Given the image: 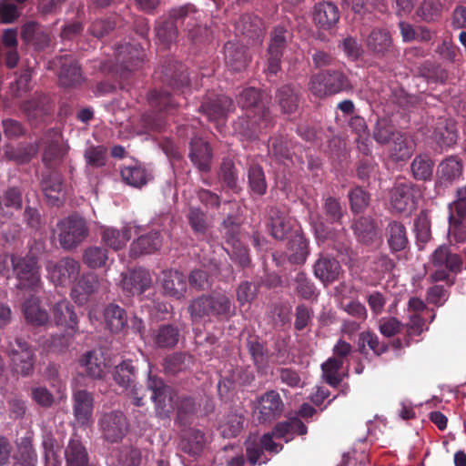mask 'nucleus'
I'll return each mask as SVG.
<instances>
[{
  "instance_id": "obj_1",
  "label": "nucleus",
  "mask_w": 466,
  "mask_h": 466,
  "mask_svg": "<svg viewBox=\"0 0 466 466\" xmlns=\"http://www.w3.org/2000/svg\"><path fill=\"white\" fill-rule=\"evenodd\" d=\"M308 86L310 93L319 98L350 92L353 89L349 76L341 68L319 70L310 76Z\"/></svg>"
},
{
  "instance_id": "obj_2",
  "label": "nucleus",
  "mask_w": 466,
  "mask_h": 466,
  "mask_svg": "<svg viewBox=\"0 0 466 466\" xmlns=\"http://www.w3.org/2000/svg\"><path fill=\"white\" fill-rule=\"evenodd\" d=\"M147 99L153 110L142 116L143 125L150 131L160 132L166 126L164 112L179 106L180 102L164 89L150 91Z\"/></svg>"
},
{
  "instance_id": "obj_3",
  "label": "nucleus",
  "mask_w": 466,
  "mask_h": 466,
  "mask_svg": "<svg viewBox=\"0 0 466 466\" xmlns=\"http://www.w3.org/2000/svg\"><path fill=\"white\" fill-rule=\"evenodd\" d=\"M56 230L59 245L66 251L76 248L88 235L86 222L78 215H71L58 221Z\"/></svg>"
},
{
  "instance_id": "obj_4",
  "label": "nucleus",
  "mask_w": 466,
  "mask_h": 466,
  "mask_svg": "<svg viewBox=\"0 0 466 466\" xmlns=\"http://www.w3.org/2000/svg\"><path fill=\"white\" fill-rule=\"evenodd\" d=\"M5 351L10 359L11 369L15 373L23 377L33 374L35 354L25 339L15 337L13 340H9Z\"/></svg>"
},
{
  "instance_id": "obj_5",
  "label": "nucleus",
  "mask_w": 466,
  "mask_h": 466,
  "mask_svg": "<svg viewBox=\"0 0 466 466\" xmlns=\"http://www.w3.org/2000/svg\"><path fill=\"white\" fill-rule=\"evenodd\" d=\"M275 125L268 108L261 107L248 116L238 117L234 123V130L248 140H255L259 135L266 134Z\"/></svg>"
},
{
  "instance_id": "obj_6",
  "label": "nucleus",
  "mask_w": 466,
  "mask_h": 466,
  "mask_svg": "<svg viewBox=\"0 0 466 466\" xmlns=\"http://www.w3.org/2000/svg\"><path fill=\"white\" fill-rule=\"evenodd\" d=\"M13 272L20 289L36 290L40 286V274L37 259L33 256L10 255Z\"/></svg>"
},
{
  "instance_id": "obj_7",
  "label": "nucleus",
  "mask_w": 466,
  "mask_h": 466,
  "mask_svg": "<svg viewBox=\"0 0 466 466\" xmlns=\"http://www.w3.org/2000/svg\"><path fill=\"white\" fill-rule=\"evenodd\" d=\"M431 261L436 269L431 279L433 282L450 281V272H460L462 267V259L460 255L452 253L450 247L441 245L431 254Z\"/></svg>"
},
{
  "instance_id": "obj_8",
  "label": "nucleus",
  "mask_w": 466,
  "mask_h": 466,
  "mask_svg": "<svg viewBox=\"0 0 466 466\" xmlns=\"http://www.w3.org/2000/svg\"><path fill=\"white\" fill-rule=\"evenodd\" d=\"M155 78L173 91H180L189 86L187 66L173 57H167L155 71Z\"/></svg>"
},
{
  "instance_id": "obj_9",
  "label": "nucleus",
  "mask_w": 466,
  "mask_h": 466,
  "mask_svg": "<svg viewBox=\"0 0 466 466\" xmlns=\"http://www.w3.org/2000/svg\"><path fill=\"white\" fill-rule=\"evenodd\" d=\"M368 51L377 59L397 56V49L390 32L382 27L373 28L365 39Z\"/></svg>"
},
{
  "instance_id": "obj_10",
  "label": "nucleus",
  "mask_w": 466,
  "mask_h": 466,
  "mask_svg": "<svg viewBox=\"0 0 466 466\" xmlns=\"http://www.w3.org/2000/svg\"><path fill=\"white\" fill-rule=\"evenodd\" d=\"M234 109L232 98L224 94L215 93L207 94L199 106V111L212 122L225 121Z\"/></svg>"
},
{
  "instance_id": "obj_11",
  "label": "nucleus",
  "mask_w": 466,
  "mask_h": 466,
  "mask_svg": "<svg viewBox=\"0 0 466 466\" xmlns=\"http://www.w3.org/2000/svg\"><path fill=\"white\" fill-rule=\"evenodd\" d=\"M284 410V402L276 390H268L257 400L254 417L259 423H270L279 418Z\"/></svg>"
},
{
  "instance_id": "obj_12",
  "label": "nucleus",
  "mask_w": 466,
  "mask_h": 466,
  "mask_svg": "<svg viewBox=\"0 0 466 466\" xmlns=\"http://www.w3.org/2000/svg\"><path fill=\"white\" fill-rule=\"evenodd\" d=\"M418 187L410 182H397L390 192L391 208L397 213H410L416 209Z\"/></svg>"
},
{
  "instance_id": "obj_13",
  "label": "nucleus",
  "mask_w": 466,
  "mask_h": 466,
  "mask_svg": "<svg viewBox=\"0 0 466 466\" xmlns=\"http://www.w3.org/2000/svg\"><path fill=\"white\" fill-rule=\"evenodd\" d=\"M99 425L104 439L111 443L121 441L129 430L126 415L119 410L105 413L99 420Z\"/></svg>"
},
{
  "instance_id": "obj_14",
  "label": "nucleus",
  "mask_w": 466,
  "mask_h": 466,
  "mask_svg": "<svg viewBox=\"0 0 466 466\" xmlns=\"http://www.w3.org/2000/svg\"><path fill=\"white\" fill-rule=\"evenodd\" d=\"M146 51L140 44H125L116 48V59L124 70L132 72L143 68Z\"/></svg>"
},
{
  "instance_id": "obj_15",
  "label": "nucleus",
  "mask_w": 466,
  "mask_h": 466,
  "mask_svg": "<svg viewBox=\"0 0 466 466\" xmlns=\"http://www.w3.org/2000/svg\"><path fill=\"white\" fill-rule=\"evenodd\" d=\"M190 161L202 173L211 170L213 152L210 145L201 137H192L189 143Z\"/></svg>"
},
{
  "instance_id": "obj_16",
  "label": "nucleus",
  "mask_w": 466,
  "mask_h": 466,
  "mask_svg": "<svg viewBox=\"0 0 466 466\" xmlns=\"http://www.w3.org/2000/svg\"><path fill=\"white\" fill-rule=\"evenodd\" d=\"M57 64L60 67L58 80L61 86L75 87L83 82L81 67L73 56L65 55L59 56Z\"/></svg>"
},
{
  "instance_id": "obj_17",
  "label": "nucleus",
  "mask_w": 466,
  "mask_h": 466,
  "mask_svg": "<svg viewBox=\"0 0 466 466\" xmlns=\"http://www.w3.org/2000/svg\"><path fill=\"white\" fill-rule=\"evenodd\" d=\"M73 414L76 420L82 426L92 421L94 410L93 394L86 390H76L73 392Z\"/></svg>"
},
{
  "instance_id": "obj_18",
  "label": "nucleus",
  "mask_w": 466,
  "mask_h": 466,
  "mask_svg": "<svg viewBox=\"0 0 466 466\" xmlns=\"http://www.w3.org/2000/svg\"><path fill=\"white\" fill-rule=\"evenodd\" d=\"M152 279L148 270L138 268L123 276L121 285L127 296L140 295L150 288Z\"/></svg>"
},
{
  "instance_id": "obj_19",
  "label": "nucleus",
  "mask_w": 466,
  "mask_h": 466,
  "mask_svg": "<svg viewBox=\"0 0 466 466\" xmlns=\"http://www.w3.org/2000/svg\"><path fill=\"white\" fill-rule=\"evenodd\" d=\"M294 141L282 133L269 137L268 141V155L278 163H284L292 159Z\"/></svg>"
},
{
  "instance_id": "obj_20",
  "label": "nucleus",
  "mask_w": 466,
  "mask_h": 466,
  "mask_svg": "<svg viewBox=\"0 0 466 466\" xmlns=\"http://www.w3.org/2000/svg\"><path fill=\"white\" fill-rule=\"evenodd\" d=\"M80 268V263L75 258H63L55 264L52 278L62 286L73 284L79 278Z\"/></svg>"
},
{
  "instance_id": "obj_21",
  "label": "nucleus",
  "mask_w": 466,
  "mask_h": 466,
  "mask_svg": "<svg viewBox=\"0 0 466 466\" xmlns=\"http://www.w3.org/2000/svg\"><path fill=\"white\" fill-rule=\"evenodd\" d=\"M463 162L456 155L442 159L437 167L438 181L441 185H451L457 181L463 173Z\"/></svg>"
},
{
  "instance_id": "obj_22",
  "label": "nucleus",
  "mask_w": 466,
  "mask_h": 466,
  "mask_svg": "<svg viewBox=\"0 0 466 466\" xmlns=\"http://www.w3.org/2000/svg\"><path fill=\"white\" fill-rule=\"evenodd\" d=\"M41 187L51 206H60L63 203V177L60 173L51 170L43 175Z\"/></svg>"
},
{
  "instance_id": "obj_23",
  "label": "nucleus",
  "mask_w": 466,
  "mask_h": 466,
  "mask_svg": "<svg viewBox=\"0 0 466 466\" xmlns=\"http://www.w3.org/2000/svg\"><path fill=\"white\" fill-rule=\"evenodd\" d=\"M225 62L227 66L235 72H240L250 62L246 47L238 43L228 41L224 46Z\"/></svg>"
},
{
  "instance_id": "obj_24",
  "label": "nucleus",
  "mask_w": 466,
  "mask_h": 466,
  "mask_svg": "<svg viewBox=\"0 0 466 466\" xmlns=\"http://www.w3.org/2000/svg\"><path fill=\"white\" fill-rule=\"evenodd\" d=\"M339 20V11L331 2H320L315 5L313 21L315 25L323 30L334 27Z\"/></svg>"
},
{
  "instance_id": "obj_25",
  "label": "nucleus",
  "mask_w": 466,
  "mask_h": 466,
  "mask_svg": "<svg viewBox=\"0 0 466 466\" xmlns=\"http://www.w3.org/2000/svg\"><path fill=\"white\" fill-rule=\"evenodd\" d=\"M66 466H91L88 451L83 441L70 438L64 450Z\"/></svg>"
},
{
  "instance_id": "obj_26",
  "label": "nucleus",
  "mask_w": 466,
  "mask_h": 466,
  "mask_svg": "<svg viewBox=\"0 0 466 466\" xmlns=\"http://www.w3.org/2000/svg\"><path fill=\"white\" fill-rule=\"evenodd\" d=\"M13 459V466H37L38 455L32 435H26L20 439Z\"/></svg>"
},
{
  "instance_id": "obj_27",
  "label": "nucleus",
  "mask_w": 466,
  "mask_h": 466,
  "mask_svg": "<svg viewBox=\"0 0 466 466\" xmlns=\"http://www.w3.org/2000/svg\"><path fill=\"white\" fill-rule=\"evenodd\" d=\"M387 244L392 253L403 251L409 248V238L405 226L396 220L389 222L385 229Z\"/></svg>"
},
{
  "instance_id": "obj_28",
  "label": "nucleus",
  "mask_w": 466,
  "mask_h": 466,
  "mask_svg": "<svg viewBox=\"0 0 466 466\" xmlns=\"http://www.w3.org/2000/svg\"><path fill=\"white\" fill-rule=\"evenodd\" d=\"M341 267L334 258L321 255L313 266L314 275L323 283H332L339 279Z\"/></svg>"
},
{
  "instance_id": "obj_29",
  "label": "nucleus",
  "mask_w": 466,
  "mask_h": 466,
  "mask_svg": "<svg viewBox=\"0 0 466 466\" xmlns=\"http://www.w3.org/2000/svg\"><path fill=\"white\" fill-rule=\"evenodd\" d=\"M53 317L56 325L64 327L68 334L77 331V317L69 301L60 300L56 302L53 307Z\"/></svg>"
},
{
  "instance_id": "obj_30",
  "label": "nucleus",
  "mask_w": 466,
  "mask_h": 466,
  "mask_svg": "<svg viewBox=\"0 0 466 466\" xmlns=\"http://www.w3.org/2000/svg\"><path fill=\"white\" fill-rule=\"evenodd\" d=\"M163 244V236L160 231H150L137 238L131 244L130 252L133 257L151 254L158 251Z\"/></svg>"
},
{
  "instance_id": "obj_31",
  "label": "nucleus",
  "mask_w": 466,
  "mask_h": 466,
  "mask_svg": "<svg viewBox=\"0 0 466 466\" xmlns=\"http://www.w3.org/2000/svg\"><path fill=\"white\" fill-rule=\"evenodd\" d=\"M162 287L166 295L180 299L187 291L186 276L177 270H164L162 272Z\"/></svg>"
},
{
  "instance_id": "obj_32",
  "label": "nucleus",
  "mask_w": 466,
  "mask_h": 466,
  "mask_svg": "<svg viewBox=\"0 0 466 466\" xmlns=\"http://www.w3.org/2000/svg\"><path fill=\"white\" fill-rule=\"evenodd\" d=\"M458 138L457 129L451 122L439 123L432 133V139L440 152H443L453 147Z\"/></svg>"
},
{
  "instance_id": "obj_33",
  "label": "nucleus",
  "mask_w": 466,
  "mask_h": 466,
  "mask_svg": "<svg viewBox=\"0 0 466 466\" xmlns=\"http://www.w3.org/2000/svg\"><path fill=\"white\" fill-rule=\"evenodd\" d=\"M358 241L364 245L373 244L378 238L376 222L370 217H360L351 226Z\"/></svg>"
},
{
  "instance_id": "obj_34",
  "label": "nucleus",
  "mask_w": 466,
  "mask_h": 466,
  "mask_svg": "<svg viewBox=\"0 0 466 466\" xmlns=\"http://www.w3.org/2000/svg\"><path fill=\"white\" fill-rule=\"evenodd\" d=\"M101 238L106 246L114 250H119L131 238V227L127 225L121 229L113 227L104 228L101 232Z\"/></svg>"
},
{
  "instance_id": "obj_35",
  "label": "nucleus",
  "mask_w": 466,
  "mask_h": 466,
  "mask_svg": "<svg viewBox=\"0 0 466 466\" xmlns=\"http://www.w3.org/2000/svg\"><path fill=\"white\" fill-rule=\"evenodd\" d=\"M435 162L429 154L420 153L415 156L410 163L412 177L419 181H430L433 176Z\"/></svg>"
},
{
  "instance_id": "obj_36",
  "label": "nucleus",
  "mask_w": 466,
  "mask_h": 466,
  "mask_svg": "<svg viewBox=\"0 0 466 466\" xmlns=\"http://www.w3.org/2000/svg\"><path fill=\"white\" fill-rule=\"evenodd\" d=\"M98 289V279L93 273L85 274L72 289L71 296L80 305L85 304L88 297Z\"/></svg>"
},
{
  "instance_id": "obj_37",
  "label": "nucleus",
  "mask_w": 466,
  "mask_h": 466,
  "mask_svg": "<svg viewBox=\"0 0 466 466\" xmlns=\"http://www.w3.org/2000/svg\"><path fill=\"white\" fill-rule=\"evenodd\" d=\"M25 318L34 326H43L48 322V313L40 306L38 298L30 296L22 305Z\"/></svg>"
},
{
  "instance_id": "obj_38",
  "label": "nucleus",
  "mask_w": 466,
  "mask_h": 466,
  "mask_svg": "<svg viewBox=\"0 0 466 466\" xmlns=\"http://www.w3.org/2000/svg\"><path fill=\"white\" fill-rule=\"evenodd\" d=\"M81 367L85 368L86 374L93 379H101L106 368L103 354L98 350H90L85 353L80 360Z\"/></svg>"
},
{
  "instance_id": "obj_39",
  "label": "nucleus",
  "mask_w": 466,
  "mask_h": 466,
  "mask_svg": "<svg viewBox=\"0 0 466 466\" xmlns=\"http://www.w3.org/2000/svg\"><path fill=\"white\" fill-rule=\"evenodd\" d=\"M358 346L359 351L362 355H367L368 350H370L376 356H380L389 350V344L380 341L379 336L370 330L360 333Z\"/></svg>"
},
{
  "instance_id": "obj_40",
  "label": "nucleus",
  "mask_w": 466,
  "mask_h": 466,
  "mask_svg": "<svg viewBox=\"0 0 466 466\" xmlns=\"http://www.w3.org/2000/svg\"><path fill=\"white\" fill-rule=\"evenodd\" d=\"M390 156L394 161H405L409 159L414 151V144L403 133L397 132L391 138Z\"/></svg>"
},
{
  "instance_id": "obj_41",
  "label": "nucleus",
  "mask_w": 466,
  "mask_h": 466,
  "mask_svg": "<svg viewBox=\"0 0 466 466\" xmlns=\"http://www.w3.org/2000/svg\"><path fill=\"white\" fill-rule=\"evenodd\" d=\"M276 100L284 114L297 111L299 103V94L291 85H284L277 90Z\"/></svg>"
},
{
  "instance_id": "obj_42",
  "label": "nucleus",
  "mask_w": 466,
  "mask_h": 466,
  "mask_svg": "<svg viewBox=\"0 0 466 466\" xmlns=\"http://www.w3.org/2000/svg\"><path fill=\"white\" fill-rule=\"evenodd\" d=\"M180 337V330L177 326L167 323L160 325L155 331L154 341L158 348L172 349L174 348Z\"/></svg>"
},
{
  "instance_id": "obj_43",
  "label": "nucleus",
  "mask_w": 466,
  "mask_h": 466,
  "mask_svg": "<svg viewBox=\"0 0 466 466\" xmlns=\"http://www.w3.org/2000/svg\"><path fill=\"white\" fill-rule=\"evenodd\" d=\"M218 178L223 186L234 193H238V172L234 161L229 157H224L219 167Z\"/></svg>"
},
{
  "instance_id": "obj_44",
  "label": "nucleus",
  "mask_w": 466,
  "mask_h": 466,
  "mask_svg": "<svg viewBox=\"0 0 466 466\" xmlns=\"http://www.w3.org/2000/svg\"><path fill=\"white\" fill-rule=\"evenodd\" d=\"M141 460V452L137 448L123 446L113 451L111 466H139Z\"/></svg>"
},
{
  "instance_id": "obj_45",
  "label": "nucleus",
  "mask_w": 466,
  "mask_h": 466,
  "mask_svg": "<svg viewBox=\"0 0 466 466\" xmlns=\"http://www.w3.org/2000/svg\"><path fill=\"white\" fill-rule=\"evenodd\" d=\"M22 192L17 187H9L0 198V217L10 218L14 210L22 208Z\"/></svg>"
},
{
  "instance_id": "obj_46",
  "label": "nucleus",
  "mask_w": 466,
  "mask_h": 466,
  "mask_svg": "<svg viewBox=\"0 0 466 466\" xmlns=\"http://www.w3.org/2000/svg\"><path fill=\"white\" fill-rule=\"evenodd\" d=\"M137 370V369L133 364L132 360H123L121 363L115 367L113 371V379L119 387L123 388L124 390H127L134 385Z\"/></svg>"
},
{
  "instance_id": "obj_47",
  "label": "nucleus",
  "mask_w": 466,
  "mask_h": 466,
  "mask_svg": "<svg viewBox=\"0 0 466 466\" xmlns=\"http://www.w3.org/2000/svg\"><path fill=\"white\" fill-rule=\"evenodd\" d=\"M104 318L107 328L115 333L121 331L127 323L126 310L114 303L105 308Z\"/></svg>"
},
{
  "instance_id": "obj_48",
  "label": "nucleus",
  "mask_w": 466,
  "mask_h": 466,
  "mask_svg": "<svg viewBox=\"0 0 466 466\" xmlns=\"http://www.w3.org/2000/svg\"><path fill=\"white\" fill-rule=\"evenodd\" d=\"M209 299V320L216 319L221 320L230 316L232 302L225 294L217 293L208 295Z\"/></svg>"
},
{
  "instance_id": "obj_49",
  "label": "nucleus",
  "mask_w": 466,
  "mask_h": 466,
  "mask_svg": "<svg viewBox=\"0 0 466 466\" xmlns=\"http://www.w3.org/2000/svg\"><path fill=\"white\" fill-rule=\"evenodd\" d=\"M147 389L152 391L151 400L156 405L157 410H164L167 407L169 388L164 383L163 380L157 375H148Z\"/></svg>"
},
{
  "instance_id": "obj_50",
  "label": "nucleus",
  "mask_w": 466,
  "mask_h": 466,
  "mask_svg": "<svg viewBox=\"0 0 466 466\" xmlns=\"http://www.w3.org/2000/svg\"><path fill=\"white\" fill-rule=\"evenodd\" d=\"M155 32L160 43L168 46L177 39L178 27L168 15L161 16L156 21Z\"/></svg>"
},
{
  "instance_id": "obj_51",
  "label": "nucleus",
  "mask_w": 466,
  "mask_h": 466,
  "mask_svg": "<svg viewBox=\"0 0 466 466\" xmlns=\"http://www.w3.org/2000/svg\"><path fill=\"white\" fill-rule=\"evenodd\" d=\"M443 9L442 0H422L416 10V15L423 22L434 23L441 18Z\"/></svg>"
},
{
  "instance_id": "obj_52",
  "label": "nucleus",
  "mask_w": 466,
  "mask_h": 466,
  "mask_svg": "<svg viewBox=\"0 0 466 466\" xmlns=\"http://www.w3.org/2000/svg\"><path fill=\"white\" fill-rule=\"evenodd\" d=\"M238 103L243 110H246V116L252 115L265 105L261 101V93L255 87H248L242 90L238 98Z\"/></svg>"
},
{
  "instance_id": "obj_53",
  "label": "nucleus",
  "mask_w": 466,
  "mask_h": 466,
  "mask_svg": "<svg viewBox=\"0 0 466 466\" xmlns=\"http://www.w3.org/2000/svg\"><path fill=\"white\" fill-rule=\"evenodd\" d=\"M247 349L258 371H264L268 367V349L257 339H248Z\"/></svg>"
},
{
  "instance_id": "obj_54",
  "label": "nucleus",
  "mask_w": 466,
  "mask_h": 466,
  "mask_svg": "<svg viewBox=\"0 0 466 466\" xmlns=\"http://www.w3.org/2000/svg\"><path fill=\"white\" fill-rule=\"evenodd\" d=\"M244 421L243 415L229 413L222 418L218 430L223 438H235L242 431Z\"/></svg>"
},
{
  "instance_id": "obj_55",
  "label": "nucleus",
  "mask_w": 466,
  "mask_h": 466,
  "mask_svg": "<svg viewBox=\"0 0 466 466\" xmlns=\"http://www.w3.org/2000/svg\"><path fill=\"white\" fill-rule=\"evenodd\" d=\"M122 180L134 187H141L147 182V174L145 167L140 165L125 166L120 170Z\"/></svg>"
},
{
  "instance_id": "obj_56",
  "label": "nucleus",
  "mask_w": 466,
  "mask_h": 466,
  "mask_svg": "<svg viewBox=\"0 0 466 466\" xmlns=\"http://www.w3.org/2000/svg\"><path fill=\"white\" fill-rule=\"evenodd\" d=\"M289 260L293 264H303L309 255V242L302 235H295L288 243Z\"/></svg>"
},
{
  "instance_id": "obj_57",
  "label": "nucleus",
  "mask_w": 466,
  "mask_h": 466,
  "mask_svg": "<svg viewBox=\"0 0 466 466\" xmlns=\"http://www.w3.org/2000/svg\"><path fill=\"white\" fill-rule=\"evenodd\" d=\"M248 183L249 189L258 196H262L267 191V181L263 167L251 163L248 168Z\"/></svg>"
},
{
  "instance_id": "obj_58",
  "label": "nucleus",
  "mask_w": 466,
  "mask_h": 466,
  "mask_svg": "<svg viewBox=\"0 0 466 466\" xmlns=\"http://www.w3.org/2000/svg\"><path fill=\"white\" fill-rule=\"evenodd\" d=\"M345 4L350 6L351 10L359 15H365L377 10L383 13L387 10L386 0H344Z\"/></svg>"
},
{
  "instance_id": "obj_59",
  "label": "nucleus",
  "mask_w": 466,
  "mask_h": 466,
  "mask_svg": "<svg viewBox=\"0 0 466 466\" xmlns=\"http://www.w3.org/2000/svg\"><path fill=\"white\" fill-rule=\"evenodd\" d=\"M187 312L192 323H198L205 319H209L208 295H201L189 301Z\"/></svg>"
},
{
  "instance_id": "obj_60",
  "label": "nucleus",
  "mask_w": 466,
  "mask_h": 466,
  "mask_svg": "<svg viewBox=\"0 0 466 466\" xmlns=\"http://www.w3.org/2000/svg\"><path fill=\"white\" fill-rule=\"evenodd\" d=\"M343 364L339 359L331 357L321 365L323 377L329 386L336 388L341 383L343 377L339 372Z\"/></svg>"
},
{
  "instance_id": "obj_61",
  "label": "nucleus",
  "mask_w": 466,
  "mask_h": 466,
  "mask_svg": "<svg viewBox=\"0 0 466 466\" xmlns=\"http://www.w3.org/2000/svg\"><path fill=\"white\" fill-rule=\"evenodd\" d=\"M396 133L391 120L387 116H383L377 119L372 131V137L377 143L385 145L390 142Z\"/></svg>"
},
{
  "instance_id": "obj_62",
  "label": "nucleus",
  "mask_w": 466,
  "mask_h": 466,
  "mask_svg": "<svg viewBox=\"0 0 466 466\" xmlns=\"http://www.w3.org/2000/svg\"><path fill=\"white\" fill-rule=\"evenodd\" d=\"M36 154V147L32 144L19 147H8L5 151V156L8 160L15 161L17 164H25Z\"/></svg>"
},
{
  "instance_id": "obj_63",
  "label": "nucleus",
  "mask_w": 466,
  "mask_h": 466,
  "mask_svg": "<svg viewBox=\"0 0 466 466\" xmlns=\"http://www.w3.org/2000/svg\"><path fill=\"white\" fill-rule=\"evenodd\" d=\"M294 283L298 295L302 299H312L318 296L315 284L304 271H299L296 274Z\"/></svg>"
},
{
  "instance_id": "obj_64",
  "label": "nucleus",
  "mask_w": 466,
  "mask_h": 466,
  "mask_svg": "<svg viewBox=\"0 0 466 466\" xmlns=\"http://www.w3.org/2000/svg\"><path fill=\"white\" fill-rule=\"evenodd\" d=\"M108 259L107 249L102 247H89L83 254L84 263L91 268L104 267Z\"/></svg>"
}]
</instances>
